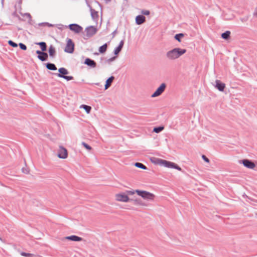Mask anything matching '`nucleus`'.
<instances>
[{
    "mask_svg": "<svg viewBox=\"0 0 257 257\" xmlns=\"http://www.w3.org/2000/svg\"><path fill=\"white\" fill-rule=\"evenodd\" d=\"M65 239L71 240L73 241H81L82 240V238L76 235H71L66 236L65 237Z\"/></svg>",
    "mask_w": 257,
    "mask_h": 257,
    "instance_id": "obj_13",
    "label": "nucleus"
},
{
    "mask_svg": "<svg viewBox=\"0 0 257 257\" xmlns=\"http://www.w3.org/2000/svg\"><path fill=\"white\" fill-rule=\"evenodd\" d=\"M142 14L148 16L150 14V12L148 10H143L142 11Z\"/></svg>",
    "mask_w": 257,
    "mask_h": 257,
    "instance_id": "obj_33",
    "label": "nucleus"
},
{
    "mask_svg": "<svg viewBox=\"0 0 257 257\" xmlns=\"http://www.w3.org/2000/svg\"><path fill=\"white\" fill-rule=\"evenodd\" d=\"M202 159L207 163H209V159L204 155H203L202 156Z\"/></svg>",
    "mask_w": 257,
    "mask_h": 257,
    "instance_id": "obj_34",
    "label": "nucleus"
},
{
    "mask_svg": "<svg viewBox=\"0 0 257 257\" xmlns=\"http://www.w3.org/2000/svg\"><path fill=\"white\" fill-rule=\"evenodd\" d=\"M43 52H44V51L41 52V51H40L37 50V51H36V53H37V54H38V55H41V54H42Z\"/></svg>",
    "mask_w": 257,
    "mask_h": 257,
    "instance_id": "obj_36",
    "label": "nucleus"
},
{
    "mask_svg": "<svg viewBox=\"0 0 257 257\" xmlns=\"http://www.w3.org/2000/svg\"><path fill=\"white\" fill-rule=\"evenodd\" d=\"M8 43L10 46H11L15 48L18 46V45L16 43H15V42H14L13 41H12L11 40L9 41Z\"/></svg>",
    "mask_w": 257,
    "mask_h": 257,
    "instance_id": "obj_31",
    "label": "nucleus"
},
{
    "mask_svg": "<svg viewBox=\"0 0 257 257\" xmlns=\"http://www.w3.org/2000/svg\"><path fill=\"white\" fill-rule=\"evenodd\" d=\"M57 157L62 159L67 158L68 153L67 149L62 146H60L57 150Z\"/></svg>",
    "mask_w": 257,
    "mask_h": 257,
    "instance_id": "obj_5",
    "label": "nucleus"
},
{
    "mask_svg": "<svg viewBox=\"0 0 257 257\" xmlns=\"http://www.w3.org/2000/svg\"><path fill=\"white\" fill-rule=\"evenodd\" d=\"M80 108L84 109L87 113H89L91 110V106L84 104L81 105Z\"/></svg>",
    "mask_w": 257,
    "mask_h": 257,
    "instance_id": "obj_21",
    "label": "nucleus"
},
{
    "mask_svg": "<svg viewBox=\"0 0 257 257\" xmlns=\"http://www.w3.org/2000/svg\"><path fill=\"white\" fill-rule=\"evenodd\" d=\"M55 49L53 46H50L49 48V53L50 56L53 57L55 54Z\"/></svg>",
    "mask_w": 257,
    "mask_h": 257,
    "instance_id": "obj_22",
    "label": "nucleus"
},
{
    "mask_svg": "<svg viewBox=\"0 0 257 257\" xmlns=\"http://www.w3.org/2000/svg\"><path fill=\"white\" fill-rule=\"evenodd\" d=\"M123 44H124L123 41H121L120 42L118 46L114 49V53L115 55H117L120 52V51L121 50V49L123 47Z\"/></svg>",
    "mask_w": 257,
    "mask_h": 257,
    "instance_id": "obj_17",
    "label": "nucleus"
},
{
    "mask_svg": "<svg viewBox=\"0 0 257 257\" xmlns=\"http://www.w3.org/2000/svg\"><path fill=\"white\" fill-rule=\"evenodd\" d=\"M37 44L40 46L42 51H45L46 50L47 46L45 42H39L37 43Z\"/></svg>",
    "mask_w": 257,
    "mask_h": 257,
    "instance_id": "obj_23",
    "label": "nucleus"
},
{
    "mask_svg": "<svg viewBox=\"0 0 257 257\" xmlns=\"http://www.w3.org/2000/svg\"><path fill=\"white\" fill-rule=\"evenodd\" d=\"M184 37V35L182 33L176 34L175 36V39L177 40L178 42H180L181 41V39Z\"/></svg>",
    "mask_w": 257,
    "mask_h": 257,
    "instance_id": "obj_27",
    "label": "nucleus"
},
{
    "mask_svg": "<svg viewBox=\"0 0 257 257\" xmlns=\"http://www.w3.org/2000/svg\"><path fill=\"white\" fill-rule=\"evenodd\" d=\"M164 130L163 126H159L158 127H155L153 131L156 133H159Z\"/></svg>",
    "mask_w": 257,
    "mask_h": 257,
    "instance_id": "obj_29",
    "label": "nucleus"
},
{
    "mask_svg": "<svg viewBox=\"0 0 257 257\" xmlns=\"http://www.w3.org/2000/svg\"><path fill=\"white\" fill-rule=\"evenodd\" d=\"M48 57V56L47 54L44 52H43L42 54H41V55L38 56V58H39V59H40V60H41L42 61H46Z\"/></svg>",
    "mask_w": 257,
    "mask_h": 257,
    "instance_id": "obj_20",
    "label": "nucleus"
},
{
    "mask_svg": "<svg viewBox=\"0 0 257 257\" xmlns=\"http://www.w3.org/2000/svg\"><path fill=\"white\" fill-rule=\"evenodd\" d=\"M166 88V84L162 83L157 89V90L151 95L152 97H156L160 95L165 90Z\"/></svg>",
    "mask_w": 257,
    "mask_h": 257,
    "instance_id": "obj_8",
    "label": "nucleus"
},
{
    "mask_svg": "<svg viewBox=\"0 0 257 257\" xmlns=\"http://www.w3.org/2000/svg\"><path fill=\"white\" fill-rule=\"evenodd\" d=\"M135 166L138 168H141L144 170L147 169V167L141 163H136Z\"/></svg>",
    "mask_w": 257,
    "mask_h": 257,
    "instance_id": "obj_28",
    "label": "nucleus"
},
{
    "mask_svg": "<svg viewBox=\"0 0 257 257\" xmlns=\"http://www.w3.org/2000/svg\"><path fill=\"white\" fill-rule=\"evenodd\" d=\"M146 18L143 15H139L136 18V22L138 25H141L145 22Z\"/></svg>",
    "mask_w": 257,
    "mask_h": 257,
    "instance_id": "obj_14",
    "label": "nucleus"
},
{
    "mask_svg": "<svg viewBox=\"0 0 257 257\" xmlns=\"http://www.w3.org/2000/svg\"><path fill=\"white\" fill-rule=\"evenodd\" d=\"M107 45L106 44H104L103 45L101 46L99 49V52L100 53H104L105 52V51L107 50Z\"/></svg>",
    "mask_w": 257,
    "mask_h": 257,
    "instance_id": "obj_24",
    "label": "nucleus"
},
{
    "mask_svg": "<svg viewBox=\"0 0 257 257\" xmlns=\"http://www.w3.org/2000/svg\"><path fill=\"white\" fill-rule=\"evenodd\" d=\"M47 68L51 70H56L57 69L56 67L54 64L48 63L46 65Z\"/></svg>",
    "mask_w": 257,
    "mask_h": 257,
    "instance_id": "obj_26",
    "label": "nucleus"
},
{
    "mask_svg": "<svg viewBox=\"0 0 257 257\" xmlns=\"http://www.w3.org/2000/svg\"><path fill=\"white\" fill-rule=\"evenodd\" d=\"M59 72L60 73L58 74V76L59 77L64 78L68 81L71 80L73 79L72 76L64 75L68 74V71L64 68H61L59 69Z\"/></svg>",
    "mask_w": 257,
    "mask_h": 257,
    "instance_id": "obj_7",
    "label": "nucleus"
},
{
    "mask_svg": "<svg viewBox=\"0 0 257 257\" xmlns=\"http://www.w3.org/2000/svg\"><path fill=\"white\" fill-rule=\"evenodd\" d=\"M115 200L119 202H127L130 198L127 194L124 192H120L115 195Z\"/></svg>",
    "mask_w": 257,
    "mask_h": 257,
    "instance_id": "obj_4",
    "label": "nucleus"
},
{
    "mask_svg": "<svg viewBox=\"0 0 257 257\" xmlns=\"http://www.w3.org/2000/svg\"><path fill=\"white\" fill-rule=\"evenodd\" d=\"M134 204L139 206H146L147 204L140 199H136L134 201Z\"/></svg>",
    "mask_w": 257,
    "mask_h": 257,
    "instance_id": "obj_16",
    "label": "nucleus"
},
{
    "mask_svg": "<svg viewBox=\"0 0 257 257\" xmlns=\"http://www.w3.org/2000/svg\"><path fill=\"white\" fill-rule=\"evenodd\" d=\"M135 193H137V195L141 197L144 199L148 201H154L156 198V195L154 193L147 191L136 190L135 191H127V194L130 195H133Z\"/></svg>",
    "mask_w": 257,
    "mask_h": 257,
    "instance_id": "obj_2",
    "label": "nucleus"
},
{
    "mask_svg": "<svg viewBox=\"0 0 257 257\" xmlns=\"http://www.w3.org/2000/svg\"><path fill=\"white\" fill-rule=\"evenodd\" d=\"M151 161L152 163L155 165H158L168 168L175 169L178 171H181V168L179 166L170 161L155 157L151 158Z\"/></svg>",
    "mask_w": 257,
    "mask_h": 257,
    "instance_id": "obj_1",
    "label": "nucleus"
},
{
    "mask_svg": "<svg viewBox=\"0 0 257 257\" xmlns=\"http://www.w3.org/2000/svg\"><path fill=\"white\" fill-rule=\"evenodd\" d=\"M97 31V28L94 26L88 27L85 29L86 36L88 37L93 36L96 33Z\"/></svg>",
    "mask_w": 257,
    "mask_h": 257,
    "instance_id": "obj_10",
    "label": "nucleus"
},
{
    "mask_svg": "<svg viewBox=\"0 0 257 257\" xmlns=\"http://www.w3.org/2000/svg\"><path fill=\"white\" fill-rule=\"evenodd\" d=\"M91 15L92 19L95 21H97L98 18V13L95 10H91Z\"/></svg>",
    "mask_w": 257,
    "mask_h": 257,
    "instance_id": "obj_19",
    "label": "nucleus"
},
{
    "mask_svg": "<svg viewBox=\"0 0 257 257\" xmlns=\"http://www.w3.org/2000/svg\"><path fill=\"white\" fill-rule=\"evenodd\" d=\"M186 52L185 49L175 48L167 52L166 57L168 59L174 60L179 58Z\"/></svg>",
    "mask_w": 257,
    "mask_h": 257,
    "instance_id": "obj_3",
    "label": "nucleus"
},
{
    "mask_svg": "<svg viewBox=\"0 0 257 257\" xmlns=\"http://www.w3.org/2000/svg\"><path fill=\"white\" fill-rule=\"evenodd\" d=\"M230 31H227L222 34L221 37L224 39H228L230 36Z\"/></svg>",
    "mask_w": 257,
    "mask_h": 257,
    "instance_id": "obj_25",
    "label": "nucleus"
},
{
    "mask_svg": "<svg viewBox=\"0 0 257 257\" xmlns=\"http://www.w3.org/2000/svg\"><path fill=\"white\" fill-rule=\"evenodd\" d=\"M240 163L248 169H253L255 167V165L253 162L247 159L242 160L240 161Z\"/></svg>",
    "mask_w": 257,
    "mask_h": 257,
    "instance_id": "obj_9",
    "label": "nucleus"
},
{
    "mask_svg": "<svg viewBox=\"0 0 257 257\" xmlns=\"http://www.w3.org/2000/svg\"><path fill=\"white\" fill-rule=\"evenodd\" d=\"M114 78L113 76H111L106 80V84L105 85V89H107L110 87L114 80Z\"/></svg>",
    "mask_w": 257,
    "mask_h": 257,
    "instance_id": "obj_18",
    "label": "nucleus"
},
{
    "mask_svg": "<svg viewBox=\"0 0 257 257\" xmlns=\"http://www.w3.org/2000/svg\"><path fill=\"white\" fill-rule=\"evenodd\" d=\"M84 63L92 67V68H95L96 67V63L92 60L89 59V58H86L85 60Z\"/></svg>",
    "mask_w": 257,
    "mask_h": 257,
    "instance_id": "obj_15",
    "label": "nucleus"
},
{
    "mask_svg": "<svg viewBox=\"0 0 257 257\" xmlns=\"http://www.w3.org/2000/svg\"><path fill=\"white\" fill-rule=\"evenodd\" d=\"M74 50V44L70 39L67 40V44L65 48V52L68 53H72Z\"/></svg>",
    "mask_w": 257,
    "mask_h": 257,
    "instance_id": "obj_6",
    "label": "nucleus"
},
{
    "mask_svg": "<svg viewBox=\"0 0 257 257\" xmlns=\"http://www.w3.org/2000/svg\"><path fill=\"white\" fill-rule=\"evenodd\" d=\"M215 87L220 91H223L225 87L224 83L221 82L220 81L217 80L215 81Z\"/></svg>",
    "mask_w": 257,
    "mask_h": 257,
    "instance_id": "obj_12",
    "label": "nucleus"
},
{
    "mask_svg": "<svg viewBox=\"0 0 257 257\" xmlns=\"http://www.w3.org/2000/svg\"><path fill=\"white\" fill-rule=\"evenodd\" d=\"M22 255L23 256H30V254H27V253H26L24 252L22 253Z\"/></svg>",
    "mask_w": 257,
    "mask_h": 257,
    "instance_id": "obj_35",
    "label": "nucleus"
},
{
    "mask_svg": "<svg viewBox=\"0 0 257 257\" xmlns=\"http://www.w3.org/2000/svg\"><path fill=\"white\" fill-rule=\"evenodd\" d=\"M82 145L84 146V147L86 149H87L88 151H90L91 150V149H92L90 146H89L88 145H87V144H86L84 142H82Z\"/></svg>",
    "mask_w": 257,
    "mask_h": 257,
    "instance_id": "obj_30",
    "label": "nucleus"
},
{
    "mask_svg": "<svg viewBox=\"0 0 257 257\" xmlns=\"http://www.w3.org/2000/svg\"><path fill=\"white\" fill-rule=\"evenodd\" d=\"M19 46H20V48L23 50H26L27 49L26 46L23 43H20Z\"/></svg>",
    "mask_w": 257,
    "mask_h": 257,
    "instance_id": "obj_32",
    "label": "nucleus"
},
{
    "mask_svg": "<svg viewBox=\"0 0 257 257\" xmlns=\"http://www.w3.org/2000/svg\"><path fill=\"white\" fill-rule=\"evenodd\" d=\"M254 15L257 17V12L255 13Z\"/></svg>",
    "mask_w": 257,
    "mask_h": 257,
    "instance_id": "obj_37",
    "label": "nucleus"
},
{
    "mask_svg": "<svg viewBox=\"0 0 257 257\" xmlns=\"http://www.w3.org/2000/svg\"><path fill=\"white\" fill-rule=\"evenodd\" d=\"M69 28L71 31L76 33H80L82 30V28L77 24H70Z\"/></svg>",
    "mask_w": 257,
    "mask_h": 257,
    "instance_id": "obj_11",
    "label": "nucleus"
}]
</instances>
